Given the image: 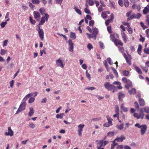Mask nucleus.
<instances>
[{
  "mask_svg": "<svg viewBox=\"0 0 149 149\" xmlns=\"http://www.w3.org/2000/svg\"><path fill=\"white\" fill-rule=\"evenodd\" d=\"M149 13V4L147 5L145 7L143 10V13L146 15Z\"/></svg>",
  "mask_w": 149,
  "mask_h": 149,
  "instance_id": "obj_15",
  "label": "nucleus"
},
{
  "mask_svg": "<svg viewBox=\"0 0 149 149\" xmlns=\"http://www.w3.org/2000/svg\"><path fill=\"white\" fill-rule=\"evenodd\" d=\"M70 37L74 39L76 38V36L75 34L73 32H71L70 35Z\"/></svg>",
  "mask_w": 149,
  "mask_h": 149,
  "instance_id": "obj_42",
  "label": "nucleus"
},
{
  "mask_svg": "<svg viewBox=\"0 0 149 149\" xmlns=\"http://www.w3.org/2000/svg\"><path fill=\"white\" fill-rule=\"evenodd\" d=\"M144 52L147 54H149V47L143 49Z\"/></svg>",
  "mask_w": 149,
  "mask_h": 149,
  "instance_id": "obj_46",
  "label": "nucleus"
},
{
  "mask_svg": "<svg viewBox=\"0 0 149 149\" xmlns=\"http://www.w3.org/2000/svg\"><path fill=\"white\" fill-rule=\"evenodd\" d=\"M133 66L135 69L136 71L139 73L140 74H142V73L141 70L138 66L135 65H133Z\"/></svg>",
  "mask_w": 149,
  "mask_h": 149,
  "instance_id": "obj_20",
  "label": "nucleus"
},
{
  "mask_svg": "<svg viewBox=\"0 0 149 149\" xmlns=\"http://www.w3.org/2000/svg\"><path fill=\"white\" fill-rule=\"evenodd\" d=\"M68 42L69 45V51L70 52H72L73 51L74 44L71 39H69L68 41Z\"/></svg>",
  "mask_w": 149,
  "mask_h": 149,
  "instance_id": "obj_9",
  "label": "nucleus"
},
{
  "mask_svg": "<svg viewBox=\"0 0 149 149\" xmlns=\"http://www.w3.org/2000/svg\"><path fill=\"white\" fill-rule=\"evenodd\" d=\"M10 85L11 88H13L14 84V80H12L10 82Z\"/></svg>",
  "mask_w": 149,
  "mask_h": 149,
  "instance_id": "obj_54",
  "label": "nucleus"
},
{
  "mask_svg": "<svg viewBox=\"0 0 149 149\" xmlns=\"http://www.w3.org/2000/svg\"><path fill=\"white\" fill-rule=\"evenodd\" d=\"M7 52V51L4 49H1L0 54L2 55H4Z\"/></svg>",
  "mask_w": 149,
  "mask_h": 149,
  "instance_id": "obj_37",
  "label": "nucleus"
},
{
  "mask_svg": "<svg viewBox=\"0 0 149 149\" xmlns=\"http://www.w3.org/2000/svg\"><path fill=\"white\" fill-rule=\"evenodd\" d=\"M139 103L141 106H143L145 105V103L144 100L143 99H140L139 100Z\"/></svg>",
  "mask_w": 149,
  "mask_h": 149,
  "instance_id": "obj_21",
  "label": "nucleus"
},
{
  "mask_svg": "<svg viewBox=\"0 0 149 149\" xmlns=\"http://www.w3.org/2000/svg\"><path fill=\"white\" fill-rule=\"evenodd\" d=\"M85 12L88 14H89L90 13V11L87 8H86L84 9Z\"/></svg>",
  "mask_w": 149,
  "mask_h": 149,
  "instance_id": "obj_59",
  "label": "nucleus"
},
{
  "mask_svg": "<svg viewBox=\"0 0 149 149\" xmlns=\"http://www.w3.org/2000/svg\"><path fill=\"white\" fill-rule=\"evenodd\" d=\"M86 2L91 6H93L94 3V2L91 0H86Z\"/></svg>",
  "mask_w": 149,
  "mask_h": 149,
  "instance_id": "obj_29",
  "label": "nucleus"
},
{
  "mask_svg": "<svg viewBox=\"0 0 149 149\" xmlns=\"http://www.w3.org/2000/svg\"><path fill=\"white\" fill-rule=\"evenodd\" d=\"M123 125L124 124H123V123H122L120 125H117L116 127L117 128L119 129L120 130H121L123 128Z\"/></svg>",
  "mask_w": 149,
  "mask_h": 149,
  "instance_id": "obj_31",
  "label": "nucleus"
},
{
  "mask_svg": "<svg viewBox=\"0 0 149 149\" xmlns=\"http://www.w3.org/2000/svg\"><path fill=\"white\" fill-rule=\"evenodd\" d=\"M124 5L125 7H128L129 5V2L128 0H124Z\"/></svg>",
  "mask_w": 149,
  "mask_h": 149,
  "instance_id": "obj_32",
  "label": "nucleus"
},
{
  "mask_svg": "<svg viewBox=\"0 0 149 149\" xmlns=\"http://www.w3.org/2000/svg\"><path fill=\"white\" fill-rule=\"evenodd\" d=\"M39 11L40 13L42 15H45V11L44 8H41L39 9Z\"/></svg>",
  "mask_w": 149,
  "mask_h": 149,
  "instance_id": "obj_25",
  "label": "nucleus"
},
{
  "mask_svg": "<svg viewBox=\"0 0 149 149\" xmlns=\"http://www.w3.org/2000/svg\"><path fill=\"white\" fill-rule=\"evenodd\" d=\"M107 15L104 12H102L101 14V17L103 19H105L107 18Z\"/></svg>",
  "mask_w": 149,
  "mask_h": 149,
  "instance_id": "obj_48",
  "label": "nucleus"
},
{
  "mask_svg": "<svg viewBox=\"0 0 149 149\" xmlns=\"http://www.w3.org/2000/svg\"><path fill=\"white\" fill-rule=\"evenodd\" d=\"M106 117L107 119V120L108 121L107 123H109L110 125V124L111 125H112V119L110 118L108 116H106Z\"/></svg>",
  "mask_w": 149,
  "mask_h": 149,
  "instance_id": "obj_34",
  "label": "nucleus"
},
{
  "mask_svg": "<svg viewBox=\"0 0 149 149\" xmlns=\"http://www.w3.org/2000/svg\"><path fill=\"white\" fill-rule=\"evenodd\" d=\"M118 3L119 5L121 7H123V3L122 0H119L118 1Z\"/></svg>",
  "mask_w": 149,
  "mask_h": 149,
  "instance_id": "obj_50",
  "label": "nucleus"
},
{
  "mask_svg": "<svg viewBox=\"0 0 149 149\" xmlns=\"http://www.w3.org/2000/svg\"><path fill=\"white\" fill-rule=\"evenodd\" d=\"M31 2L32 3L36 4H38L40 2L39 0H31Z\"/></svg>",
  "mask_w": 149,
  "mask_h": 149,
  "instance_id": "obj_36",
  "label": "nucleus"
},
{
  "mask_svg": "<svg viewBox=\"0 0 149 149\" xmlns=\"http://www.w3.org/2000/svg\"><path fill=\"white\" fill-rule=\"evenodd\" d=\"M134 117L136 118L137 119H139L140 118V116H139V114H138L137 113H135L134 114Z\"/></svg>",
  "mask_w": 149,
  "mask_h": 149,
  "instance_id": "obj_53",
  "label": "nucleus"
},
{
  "mask_svg": "<svg viewBox=\"0 0 149 149\" xmlns=\"http://www.w3.org/2000/svg\"><path fill=\"white\" fill-rule=\"evenodd\" d=\"M99 43L100 48L104 49V44L101 42H99Z\"/></svg>",
  "mask_w": 149,
  "mask_h": 149,
  "instance_id": "obj_52",
  "label": "nucleus"
},
{
  "mask_svg": "<svg viewBox=\"0 0 149 149\" xmlns=\"http://www.w3.org/2000/svg\"><path fill=\"white\" fill-rule=\"evenodd\" d=\"M144 110L145 112L146 113H149V107H145L144 108Z\"/></svg>",
  "mask_w": 149,
  "mask_h": 149,
  "instance_id": "obj_49",
  "label": "nucleus"
},
{
  "mask_svg": "<svg viewBox=\"0 0 149 149\" xmlns=\"http://www.w3.org/2000/svg\"><path fill=\"white\" fill-rule=\"evenodd\" d=\"M104 86L105 88L108 91H111L113 90V92H114V90H115L116 87L113 84H111L109 82H106L104 83Z\"/></svg>",
  "mask_w": 149,
  "mask_h": 149,
  "instance_id": "obj_5",
  "label": "nucleus"
},
{
  "mask_svg": "<svg viewBox=\"0 0 149 149\" xmlns=\"http://www.w3.org/2000/svg\"><path fill=\"white\" fill-rule=\"evenodd\" d=\"M33 15L35 18L38 21H39L40 18V15L38 12L34 11L33 12Z\"/></svg>",
  "mask_w": 149,
  "mask_h": 149,
  "instance_id": "obj_14",
  "label": "nucleus"
},
{
  "mask_svg": "<svg viewBox=\"0 0 149 149\" xmlns=\"http://www.w3.org/2000/svg\"><path fill=\"white\" fill-rule=\"evenodd\" d=\"M118 98L120 101H121L122 100V98L124 97L125 96L124 94L122 93L121 92H119L118 93Z\"/></svg>",
  "mask_w": 149,
  "mask_h": 149,
  "instance_id": "obj_19",
  "label": "nucleus"
},
{
  "mask_svg": "<svg viewBox=\"0 0 149 149\" xmlns=\"http://www.w3.org/2000/svg\"><path fill=\"white\" fill-rule=\"evenodd\" d=\"M49 17V15L47 14H45V16L42 17L41 19V20L39 22L38 25H43L45 22H47L48 20Z\"/></svg>",
  "mask_w": 149,
  "mask_h": 149,
  "instance_id": "obj_7",
  "label": "nucleus"
},
{
  "mask_svg": "<svg viewBox=\"0 0 149 149\" xmlns=\"http://www.w3.org/2000/svg\"><path fill=\"white\" fill-rule=\"evenodd\" d=\"M82 68L86 70L87 68L86 65L85 64H83L81 65Z\"/></svg>",
  "mask_w": 149,
  "mask_h": 149,
  "instance_id": "obj_63",
  "label": "nucleus"
},
{
  "mask_svg": "<svg viewBox=\"0 0 149 149\" xmlns=\"http://www.w3.org/2000/svg\"><path fill=\"white\" fill-rule=\"evenodd\" d=\"M141 16V15L140 13H138L136 15L135 14V18L139 19Z\"/></svg>",
  "mask_w": 149,
  "mask_h": 149,
  "instance_id": "obj_47",
  "label": "nucleus"
},
{
  "mask_svg": "<svg viewBox=\"0 0 149 149\" xmlns=\"http://www.w3.org/2000/svg\"><path fill=\"white\" fill-rule=\"evenodd\" d=\"M134 18H135V14L133 13L127 18V21H128L130 20L133 19Z\"/></svg>",
  "mask_w": 149,
  "mask_h": 149,
  "instance_id": "obj_30",
  "label": "nucleus"
},
{
  "mask_svg": "<svg viewBox=\"0 0 149 149\" xmlns=\"http://www.w3.org/2000/svg\"><path fill=\"white\" fill-rule=\"evenodd\" d=\"M123 82L126 84L125 85V87L127 89H129L130 87L132 86L131 81L129 79H127L126 77H123L122 79Z\"/></svg>",
  "mask_w": 149,
  "mask_h": 149,
  "instance_id": "obj_4",
  "label": "nucleus"
},
{
  "mask_svg": "<svg viewBox=\"0 0 149 149\" xmlns=\"http://www.w3.org/2000/svg\"><path fill=\"white\" fill-rule=\"evenodd\" d=\"M103 140H100L99 143L97 144V148H101L102 146H103Z\"/></svg>",
  "mask_w": 149,
  "mask_h": 149,
  "instance_id": "obj_18",
  "label": "nucleus"
},
{
  "mask_svg": "<svg viewBox=\"0 0 149 149\" xmlns=\"http://www.w3.org/2000/svg\"><path fill=\"white\" fill-rule=\"evenodd\" d=\"M127 30L128 32L130 34H132L133 33V30L130 27V28H128L127 29Z\"/></svg>",
  "mask_w": 149,
  "mask_h": 149,
  "instance_id": "obj_44",
  "label": "nucleus"
},
{
  "mask_svg": "<svg viewBox=\"0 0 149 149\" xmlns=\"http://www.w3.org/2000/svg\"><path fill=\"white\" fill-rule=\"evenodd\" d=\"M136 89L134 88H132L131 90H128V92L130 95L134 94L136 93Z\"/></svg>",
  "mask_w": 149,
  "mask_h": 149,
  "instance_id": "obj_22",
  "label": "nucleus"
},
{
  "mask_svg": "<svg viewBox=\"0 0 149 149\" xmlns=\"http://www.w3.org/2000/svg\"><path fill=\"white\" fill-rule=\"evenodd\" d=\"M85 125L83 124H80L78 126V132L79 136H81L82 135V132L83 130V128L84 127Z\"/></svg>",
  "mask_w": 149,
  "mask_h": 149,
  "instance_id": "obj_8",
  "label": "nucleus"
},
{
  "mask_svg": "<svg viewBox=\"0 0 149 149\" xmlns=\"http://www.w3.org/2000/svg\"><path fill=\"white\" fill-rule=\"evenodd\" d=\"M37 30L38 31L40 38L42 41L44 38V32L43 30L40 28V26L38 25Z\"/></svg>",
  "mask_w": 149,
  "mask_h": 149,
  "instance_id": "obj_6",
  "label": "nucleus"
},
{
  "mask_svg": "<svg viewBox=\"0 0 149 149\" xmlns=\"http://www.w3.org/2000/svg\"><path fill=\"white\" fill-rule=\"evenodd\" d=\"M92 34L94 35V38L95 40L96 39L97 35L98 33V30L97 28L95 27L92 29Z\"/></svg>",
  "mask_w": 149,
  "mask_h": 149,
  "instance_id": "obj_12",
  "label": "nucleus"
},
{
  "mask_svg": "<svg viewBox=\"0 0 149 149\" xmlns=\"http://www.w3.org/2000/svg\"><path fill=\"white\" fill-rule=\"evenodd\" d=\"M121 34L123 41L125 43H126L127 38V37L126 34L125 32L122 31H121Z\"/></svg>",
  "mask_w": 149,
  "mask_h": 149,
  "instance_id": "obj_16",
  "label": "nucleus"
},
{
  "mask_svg": "<svg viewBox=\"0 0 149 149\" xmlns=\"http://www.w3.org/2000/svg\"><path fill=\"white\" fill-rule=\"evenodd\" d=\"M29 19L31 23L32 24L34 25L35 24L36 21L35 20H34L31 17H29Z\"/></svg>",
  "mask_w": 149,
  "mask_h": 149,
  "instance_id": "obj_39",
  "label": "nucleus"
},
{
  "mask_svg": "<svg viewBox=\"0 0 149 149\" xmlns=\"http://www.w3.org/2000/svg\"><path fill=\"white\" fill-rule=\"evenodd\" d=\"M140 23L141 26L142 27L143 29H146L147 28L146 26L144 25V24L143 22H140Z\"/></svg>",
  "mask_w": 149,
  "mask_h": 149,
  "instance_id": "obj_55",
  "label": "nucleus"
},
{
  "mask_svg": "<svg viewBox=\"0 0 149 149\" xmlns=\"http://www.w3.org/2000/svg\"><path fill=\"white\" fill-rule=\"evenodd\" d=\"M101 120V118L100 117L97 118H93L91 120V122H95L98 121L100 120Z\"/></svg>",
  "mask_w": 149,
  "mask_h": 149,
  "instance_id": "obj_26",
  "label": "nucleus"
},
{
  "mask_svg": "<svg viewBox=\"0 0 149 149\" xmlns=\"http://www.w3.org/2000/svg\"><path fill=\"white\" fill-rule=\"evenodd\" d=\"M7 22H3L0 24L1 27L2 28L4 27L7 24Z\"/></svg>",
  "mask_w": 149,
  "mask_h": 149,
  "instance_id": "obj_41",
  "label": "nucleus"
},
{
  "mask_svg": "<svg viewBox=\"0 0 149 149\" xmlns=\"http://www.w3.org/2000/svg\"><path fill=\"white\" fill-rule=\"evenodd\" d=\"M94 23V22L93 20H91L89 22V25L90 26H93Z\"/></svg>",
  "mask_w": 149,
  "mask_h": 149,
  "instance_id": "obj_62",
  "label": "nucleus"
},
{
  "mask_svg": "<svg viewBox=\"0 0 149 149\" xmlns=\"http://www.w3.org/2000/svg\"><path fill=\"white\" fill-rule=\"evenodd\" d=\"M135 126L138 128H141V135H143L147 130V126L146 125H140L139 123L135 124Z\"/></svg>",
  "mask_w": 149,
  "mask_h": 149,
  "instance_id": "obj_3",
  "label": "nucleus"
},
{
  "mask_svg": "<svg viewBox=\"0 0 149 149\" xmlns=\"http://www.w3.org/2000/svg\"><path fill=\"white\" fill-rule=\"evenodd\" d=\"M119 50V51L121 52L122 53H123V56L125 58L126 62L129 64V65H130L131 64V59L132 57L129 54H128V56H127L125 53H124L125 50L123 47H118Z\"/></svg>",
  "mask_w": 149,
  "mask_h": 149,
  "instance_id": "obj_2",
  "label": "nucleus"
},
{
  "mask_svg": "<svg viewBox=\"0 0 149 149\" xmlns=\"http://www.w3.org/2000/svg\"><path fill=\"white\" fill-rule=\"evenodd\" d=\"M102 5H100V7L98 8V11L99 12H100L102 11Z\"/></svg>",
  "mask_w": 149,
  "mask_h": 149,
  "instance_id": "obj_60",
  "label": "nucleus"
},
{
  "mask_svg": "<svg viewBox=\"0 0 149 149\" xmlns=\"http://www.w3.org/2000/svg\"><path fill=\"white\" fill-rule=\"evenodd\" d=\"M129 74V71L126 70H124L123 72V74L124 76H128Z\"/></svg>",
  "mask_w": 149,
  "mask_h": 149,
  "instance_id": "obj_43",
  "label": "nucleus"
},
{
  "mask_svg": "<svg viewBox=\"0 0 149 149\" xmlns=\"http://www.w3.org/2000/svg\"><path fill=\"white\" fill-rule=\"evenodd\" d=\"M87 48L89 49V50H90L91 49L93 48V46L91 44L89 43H88L87 46Z\"/></svg>",
  "mask_w": 149,
  "mask_h": 149,
  "instance_id": "obj_45",
  "label": "nucleus"
},
{
  "mask_svg": "<svg viewBox=\"0 0 149 149\" xmlns=\"http://www.w3.org/2000/svg\"><path fill=\"white\" fill-rule=\"evenodd\" d=\"M64 115V114L63 113H61L60 114H57L56 116V118H60L62 119L63 118V116Z\"/></svg>",
  "mask_w": 149,
  "mask_h": 149,
  "instance_id": "obj_27",
  "label": "nucleus"
},
{
  "mask_svg": "<svg viewBox=\"0 0 149 149\" xmlns=\"http://www.w3.org/2000/svg\"><path fill=\"white\" fill-rule=\"evenodd\" d=\"M8 132H6L5 133V134L7 136H12L13 135V131L12 130L11 128L10 127H8Z\"/></svg>",
  "mask_w": 149,
  "mask_h": 149,
  "instance_id": "obj_10",
  "label": "nucleus"
},
{
  "mask_svg": "<svg viewBox=\"0 0 149 149\" xmlns=\"http://www.w3.org/2000/svg\"><path fill=\"white\" fill-rule=\"evenodd\" d=\"M113 72V73L115 74V75L116 77H117L118 76V74L117 71L113 68H111Z\"/></svg>",
  "mask_w": 149,
  "mask_h": 149,
  "instance_id": "obj_33",
  "label": "nucleus"
},
{
  "mask_svg": "<svg viewBox=\"0 0 149 149\" xmlns=\"http://www.w3.org/2000/svg\"><path fill=\"white\" fill-rule=\"evenodd\" d=\"M30 111L29 113V116H31L34 113V111L32 107H30Z\"/></svg>",
  "mask_w": 149,
  "mask_h": 149,
  "instance_id": "obj_24",
  "label": "nucleus"
},
{
  "mask_svg": "<svg viewBox=\"0 0 149 149\" xmlns=\"http://www.w3.org/2000/svg\"><path fill=\"white\" fill-rule=\"evenodd\" d=\"M107 60L110 65H111L113 64V62L111 61V60L110 58H107Z\"/></svg>",
  "mask_w": 149,
  "mask_h": 149,
  "instance_id": "obj_61",
  "label": "nucleus"
},
{
  "mask_svg": "<svg viewBox=\"0 0 149 149\" xmlns=\"http://www.w3.org/2000/svg\"><path fill=\"white\" fill-rule=\"evenodd\" d=\"M35 100L34 97H31L29 99L28 102L29 103H32L34 102Z\"/></svg>",
  "mask_w": 149,
  "mask_h": 149,
  "instance_id": "obj_38",
  "label": "nucleus"
},
{
  "mask_svg": "<svg viewBox=\"0 0 149 149\" xmlns=\"http://www.w3.org/2000/svg\"><path fill=\"white\" fill-rule=\"evenodd\" d=\"M29 6L31 9L33 10H34V7H35L30 2H29Z\"/></svg>",
  "mask_w": 149,
  "mask_h": 149,
  "instance_id": "obj_35",
  "label": "nucleus"
},
{
  "mask_svg": "<svg viewBox=\"0 0 149 149\" xmlns=\"http://www.w3.org/2000/svg\"><path fill=\"white\" fill-rule=\"evenodd\" d=\"M146 22H147V24L149 25V16H147V18L146 19Z\"/></svg>",
  "mask_w": 149,
  "mask_h": 149,
  "instance_id": "obj_64",
  "label": "nucleus"
},
{
  "mask_svg": "<svg viewBox=\"0 0 149 149\" xmlns=\"http://www.w3.org/2000/svg\"><path fill=\"white\" fill-rule=\"evenodd\" d=\"M55 1L56 3L61 5L62 3L63 0H55Z\"/></svg>",
  "mask_w": 149,
  "mask_h": 149,
  "instance_id": "obj_57",
  "label": "nucleus"
},
{
  "mask_svg": "<svg viewBox=\"0 0 149 149\" xmlns=\"http://www.w3.org/2000/svg\"><path fill=\"white\" fill-rule=\"evenodd\" d=\"M74 9L75 10L76 12L79 14V15H81V13L80 10L77 7H74Z\"/></svg>",
  "mask_w": 149,
  "mask_h": 149,
  "instance_id": "obj_28",
  "label": "nucleus"
},
{
  "mask_svg": "<svg viewBox=\"0 0 149 149\" xmlns=\"http://www.w3.org/2000/svg\"><path fill=\"white\" fill-rule=\"evenodd\" d=\"M110 38L111 40H112V41H113V42H114V41L115 40V39H116L115 38V36L113 35H112L111 34L110 35Z\"/></svg>",
  "mask_w": 149,
  "mask_h": 149,
  "instance_id": "obj_51",
  "label": "nucleus"
},
{
  "mask_svg": "<svg viewBox=\"0 0 149 149\" xmlns=\"http://www.w3.org/2000/svg\"><path fill=\"white\" fill-rule=\"evenodd\" d=\"M125 139V137L123 135H122L120 137L116 138L113 141V142H114L115 141L122 142L123 140Z\"/></svg>",
  "mask_w": 149,
  "mask_h": 149,
  "instance_id": "obj_13",
  "label": "nucleus"
},
{
  "mask_svg": "<svg viewBox=\"0 0 149 149\" xmlns=\"http://www.w3.org/2000/svg\"><path fill=\"white\" fill-rule=\"evenodd\" d=\"M118 145V143H115V142H113V143L111 144V149H113L115 147Z\"/></svg>",
  "mask_w": 149,
  "mask_h": 149,
  "instance_id": "obj_40",
  "label": "nucleus"
},
{
  "mask_svg": "<svg viewBox=\"0 0 149 149\" xmlns=\"http://www.w3.org/2000/svg\"><path fill=\"white\" fill-rule=\"evenodd\" d=\"M56 63L58 67H60L63 68L64 65L63 64V62L62 60L59 58L56 61Z\"/></svg>",
  "mask_w": 149,
  "mask_h": 149,
  "instance_id": "obj_11",
  "label": "nucleus"
},
{
  "mask_svg": "<svg viewBox=\"0 0 149 149\" xmlns=\"http://www.w3.org/2000/svg\"><path fill=\"white\" fill-rule=\"evenodd\" d=\"M32 93H29L27 95L23 98L19 108L15 113V114H18L20 112L25 109L26 106V102L28 98L32 96Z\"/></svg>",
  "mask_w": 149,
  "mask_h": 149,
  "instance_id": "obj_1",
  "label": "nucleus"
},
{
  "mask_svg": "<svg viewBox=\"0 0 149 149\" xmlns=\"http://www.w3.org/2000/svg\"><path fill=\"white\" fill-rule=\"evenodd\" d=\"M121 109L124 112H127L128 110V108L124 107L123 104H122L120 107Z\"/></svg>",
  "mask_w": 149,
  "mask_h": 149,
  "instance_id": "obj_23",
  "label": "nucleus"
},
{
  "mask_svg": "<svg viewBox=\"0 0 149 149\" xmlns=\"http://www.w3.org/2000/svg\"><path fill=\"white\" fill-rule=\"evenodd\" d=\"M114 43L116 46H117L118 45H120L121 46H122L123 45V43L121 41L117 39H115V40L114 41Z\"/></svg>",
  "mask_w": 149,
  "mask_h": 149,
  "instance_id": "obj_17",
  "label": "nucleus"
},
{
  "mask_svg": "<svg viewBox=\"0 0 149 149\" xmlns=\"http://www.w3.org/2000/svg\"><path fill=\"white\" fill-rule=\"evenodd\" d=\"M141 68L143 71H145L146 73H147L148 71V69L146 67H142Z\"/></svg>",
  "mask_w": 149,
  "mask_h": 149,
  "instance_id": "obj_58",
  "label": "nucleus"
},
{
  "mask_svg": "<svg viewBox=\"0 0 149 149\" xmlns=\"http://www.w3.org/2000/svg\"><path fill=\"white\" fill-rule=\"evenodd\" d=\"M124 146L122 145H118L116 147V149H123Z\"/></svg>",
  "mask_w": 149,
  "mask_h": 149,
  "instance_id": "obj_56",
  "label": "nucleus"
}]
</instances>
